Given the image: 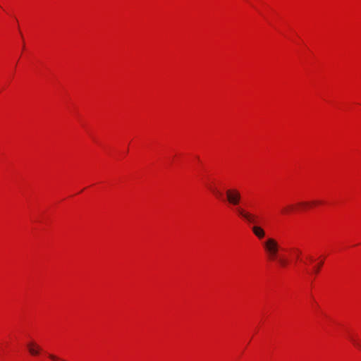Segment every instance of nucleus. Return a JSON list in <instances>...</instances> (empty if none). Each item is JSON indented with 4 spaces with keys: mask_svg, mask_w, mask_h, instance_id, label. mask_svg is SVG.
<instances>
[{
    "mask_svg": "<svg viewBox=\"0 0 361 361\" xmlns=\"http://www.w3.org/2000/svg\"><path fill=\"white\" fill-rule=\"evenodd\" d=\"M26 346L28 350V352L32 356L39 355L42 350L41 347L37 343H35L34 341L28 342L26 344Z\"/></svg>",
    "mask_w": 361,
    "mask_h": 361,
    "instance_id": "obj_4",
    "label": "nucleus"
},
{
    "mask_svg": "<svg viewBox=\"0 0 361 361\" xmlns=\"http://www.w3.org/2000/svg\"><path fill=\"white\" fill-rule=\"evenodd\" d=\"M322 264H323V262L322 261V262H320L319 263L318 266H317V267L314 269V272L315 274H317V273L319 271V269H320V267L322 266Z\"/></svg>",
    "mask_w": 361,
    "mask_h": 361,
    "instance_id": "obj_7",
    "label": "nucleus"
},
{
    "mask_svg": "<svg viewBox=\"0 0 361 361\" xmlns=\"http://www.w3.org/2000/svg\"><path fill=\"white\" fill-rule=\"evenodd\" d=\"M226 195L228 202L233 206H238L241 200L240 192L237 189L227 190Z\"/></svg>",
    "mask_w": 361,
    "mask_h": 361,
    "instance_id": "obj_3",
    "label": "nucleus"
},
{
    "mask_svg": "<svg viewBox=\"0 0 361 361\" xmlns=\"http://www.w3.org/2000/svg\"><path fill=\"white\" fill-rule=\"evenodd\" d=\"M49 357L50 359H51L52 360H59V358L57 356H56V355H54L53 354H49Z\"/></svg>",
    "mask_w": 361,
    "mask_h": 361,
    "instance_id": "obj_8",
    "label": "nucleus"
},
{
    "mask_svg": "<svg viewBox=\"0 0 361 361\" xmlns=\"http://www.w3.org/2000/svg\"><path fill=\"white\" fill-rule=\"evenodd\" d=\"M263 247L270 260H277L281 267H286L288 261L283 258H278L277 255L279 250V245L278 242L272 238H267L263 243Z\"/></svg>",
    "mask_w": 361,
    "mask_h": 361,
    "instance_id": "obj_2",
    "label": "nucleus"
},
{
    "mask_svg": "<svg viewBox=\"0 0 361 361\" xmlns=\"http://www.w3.org/2000/svg\"><path fill=\"white\" fill-rule=\"evenodd\" d=\"M319 203H320V202L318 201H314L312 203L307 202H298L297 204V206L299 207H301V209H305L310 204L314 205V204H317Z\"/></svg>",
    "mask_w": 361,
    "mask_h": 361,
    "instance_id": "obj_5",
    "label": "nucleus"
},
{
    "mask_svg": "<svg viewBox=\"0 0 361 361\" xmlns=\"http://www.w3.org/2000/svg\"><path fill=\"white\" fill-rule=\"evenodd\" d=\"M294 208H295V205H293V204L288 205L286 207H284L283 209L282 213H283V214H289V213H290L291 212L293 211Z\"/></svg>",
    "mask_w": 361,
    "mask_h": 361,
    "instance_id": "obj_6",
    "label": "nucleus"
},
{
    "mask_svg": "<svg viewBox=\"0 0 361 361\" xmlns=\"http://www.w3.org/2000/svg\"><path fill=\"white\" fill-rule=\"evenodd\" d=\"M353 342L355 343V345H357V346H360V343H358L357 342H355V341H353Z\"/></svg>",
    "mask_w": 361,
    "mask_h": 361,
    "instance_id": "obj_9",
    "label": "nucleus"
},
{
    "mask_svg": "<svg viewBox=\"0 0 361 361\" xmlns=\"http://www.w3.org/2000/svg\"><path fill=\"white\" fill-rule=\"evenodd\" d=\"M235 212L245 221L249 224H253L251 227V230L254 235L259 239H262L265 237L264 230L259 226L257 225V216L252 214L240 207L235 208Z\"/></svg>",
    "mask_w": 361,
    "mask_h": 361,
    "instance_id": "obj_1",
    "label": "nucleus"
}]
</instances>
